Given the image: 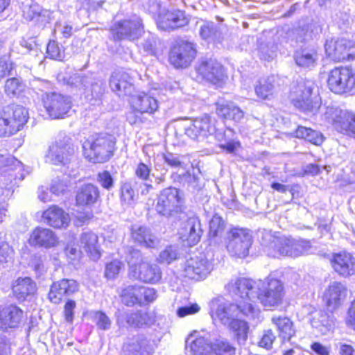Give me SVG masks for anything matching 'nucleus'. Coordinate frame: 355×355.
Instances as JSON below:
<instances>
[{
  "label": "nucleus",
  "instance_id": "f257e3e1",
  "mask_svg": "<svg viewBox=\"0 0 355 355\" xmlns=\"http://www.w3.org/2000/svg\"><path fill=\"white\" fill-rule=\"evenodd\" d=\"M115 139L112 135H99L86 139L83 143L84 157L93 163L107 162L115 150Z\"/></svg>",
  "mask_w": 355,
  "mask_h": 355
},
{
  "label": "nucleus",
  "instance_id": "f03ea898",
  "mask_svg": "<svg viewBox=\"0 0 355 355\" xmlns=\"http://www.w3.org/2000/svg\"><path fill=\"white\" fill-rule=\"evenodd\" d=\"M209 307L211 318L214 320H219L224 325H227L240 315L253 318L258 313L252 304H248V308H246L245 302L234 304L226 302L220 297L212 300L209 303Z\"/></svg>",
  "mask_w": 355,
  "mask_h": 355
},
{
  "label": "nucleus",
  "instance_id": "7ed1b4c3",
  "mask_svg": "<svg viewBox=\"0 0 355 355\" xmlns=\"http://www.w3.org/2000/svg\"><path fill=\"white\" fill-rule=\"evenodd\" d=\"M126 260L129 265L130 275L135 279L149 284H155L160 280V268L155 264L144 261L139 250H130Z\"/></svg>",
  "mask_w": 355,
  "mask_h": 355
},
{
  "label": "nucleus",
  "instance_id": "20e7f679",
  "mask_svg": "<svg viewBox=\"0 0 355 355\" xmlns=\"http://www.w3.org/2000/svg\"><path fill=\"white\" fill-rule=\"evenodd\" d=\"M310 249L309 241L280 237L274 239L267 247L266 251L268 255L272 257H297L308 253Z\"/></svg>",
  "mask_w": 355,
  "mask_h": 355
},
{
  "label": "nucleus",
  "instance_id": "39448f33",
  "mask_svg": "<svg viewBox=\"0 0 355 355\" xmlns=\"http://www.w3.org/2000/svg\"><path fill=\"white\" fill-rule=\"evenodd\" d=\"M28 119V110L20 105L7 107L0 112V137L10 136L19 131Z\"/></svg>",
  "mask_w": 355,
  "mask_h": 355
},
{
  "label": "nucleus",
  "instance_id": "423d86ee",
  "mask_svg": "<svg viewBox=\"0 0 355 355\" xmlns=\"http://www.w3.org/2000/svg\"><path fill=\"white\" fill-rule=\"evenodd\" d=\"M313 83L311 80H300L293 85L291 91V100L293 105L305 112L315 113L320 107V103L312 98Z\"/></svg>",
  "mask_w": 355,
  "mask_h": 355
},
{
  "label": "nucleus",
  "instance_id": "0eeeda50",
  "mask_svg": "<svg viewBox=\"0 0 355 355\" xmlns=\"http://www.w3.org/2000/svg\"><path fill=\"white\" fill-rule=\"evenodd\" d=\"M284 296V285L275 278H268L257 285L256 299L266 308L276 307L282 303Z\"/></svg>",
  "mask_w": 355,
  "mask_h": 355
},
{
  "label": "nucleus",
  "instance_id": "6e6552de",
  "mask_svg": "<svg viewBox=\"0 0 355 355\" xmlns=\"http://www.w3.org/2000/svg\"><path fill=\"white\" fill-rule=\"evenodd\" d=\"M252 243V236L248 230L233 228L228 232L226 248L231 256L238 258L247 257Z\"/></svg>",
  "mask_w": 355,
  "mask_h": 355
},
{
  "label": "nucleus",
  "instance_id": "1a4fd4ad",
  "mask_svg": "<svg viewBox=\"0 0 355 355\" xmlns=\"http://www.w3.org/2000/svg\"><path fill=\"white\" fill-rule=\"evenodd\" d=\"M183 204L182 193L176 188L170 187L160 193L156 210L159 214L168 217L181 211Z\"/></svg>",
  "mask_w": 355,
  "mask_h": 355
},
{
  "label": "nucleus",
  "instance_id": "9d476101",
  "mask_svg": "<svg viewBox=\"0 0 355 355\" xmlns=\"http://www.w3.org/2000/svg\"><path fill=\"white\" fill-rule=\"evenodd\" d=\"M74 148L67 136H60L52 144L46 155V162L55 165H65L74 155Z\"/></svg>",
  "mask_w": 355,
  "mask_h": 355
},
{
  "label": "nucleus",
  "instance_id": "9b49d317",
  "mask_svg": "<svg viewBox=\"0 0 355 355\" xmlns=\"http://www.w3.org/2000/svg\"><path fill=\"white\" fill-rule=\"evenodd\" d=\"M212 270V265L203 254L187 259L182 265L180 272L182 276L194 280L207 277Z\"/></svg>",
  "mask_w": 355,
  "mask_h": 355
},
{
  "label": "nucleus",
  "instance_id": "f8f14e48",
  "mask_svg": "<svg viewBox=\"0 0 355 355\" xmlns=\"http://www.w3.org/2000/svg\"><path fill=\"white\" fill-rule=\"evenodd\" d=\"M44 107L52 119H62L69 115L72 101L69 96L60 93H48L43 97Z\"/></svg>",
  "mask_w": 355,
  "mask_h": 355
},
{
  "label": "nucleus",
  "instance_id": "ddd939ff",
  "mask_svg": "<svg viewBox=\"0 0 355 355\" xmlns=\"http://www.w3.org/2000/svg\"><path fill=\"white\" fill-rule=\"evenodd\" d=\"M327 55L335 62L351 60L355 58V42L345 38H333L327 40Z\"/></svg>",
  "mask_w": 355,
  "mask_h": 355
},
{
  "label": "nucleus",
  "instance_id": "4468645a",
  "mask_svg": "<svg viewBox=\"0 0 355 355\" xmlns=\"http://www.w3.org/2000/svg\"><path fill=\"white\" fill-rule=\"evenodd\" d=\"M327 84L329 89L336 94L346 93L354 87V75L349 68L335 67L329 73Z\"/></svg>",
  "mask_w": 355,
  "mask_h": 355
},
{
  "label": "nucleus",
  "instance_id": "2eb2a0df",
  "mask_svg": "<svg viewBox=\"0 0 355 355\" xmlns=\"http://www.w3.org/2000/svg\"><path fill=\"white\" fill-rule=\"evenodd\" d=\"M195 73L198 81L205 80L214 85H220L225 79L223 66L212 59L202 60L196 67Z\"/></svg>",
  "mask_w": 355,
  "mask_h": 355
},
{
  "label": "nucleus",
  "instance_id": "dca6fc26",
  "mask_svg": "<svg viewBox=\"0 0 355 355\" xmlns=\"http://www.w3.org/2000/svg\"><path fill=\"white\" fill-rule=\"evenodd\" d=\"M196 54V51L193 44L180 41L171 49L169 61L175 68H184L191 64Z\"/></svg>",
  "mask_w": 355,
  "mask_h": 355
},
{
  "label": "nucleus",
  "instance_id": "f3484780",
  "mask_svg": "<svg viewBox=\"0 0 355 355\" xmlns=\"http://www.w3.org/2000/svg\"><path fill=\"white\" fill-rule=\"evenodd\" d=\"M257 285L252 280L241 278L230 282L227 289L233 295L241 297L242 300L239 302H245L246 308H248V304H252L256 299Z\"/></svg>",
  "mask_w": 355,
  "mask_h": 355
},
{
  "label": "nucleus",
  "instance_id": "a211bd4d",
  "mask_svg": "<svg viewBox=\"0 0 355 355\" xmlns=\"http://www.w3.org/2000/svg\"><path fill=\"white\" fill-rule=\"evenodd\" d=\"M157 25L163 31H171L188 24L189 19L180 10H164L156 18Z\"/></svg>",
  "mask_w": 355,
  "mask_h": 355
},
{
  "label": "nucleus",
  "instance_id": "6ab92c4d",
  "mask_svg": "<svg viewBox=\"0 0 355 355\" xmlns=\"http://www.w3.org/2000/svg\"><path fill=\"white\" fill-rule=\"evenodd\" d=\"M202 233L200 220L196 216H191L185 220L178 232L180 239L190 246L200 241Z\"/></svg>",
  "mask_w": 355,
  "mask_h": 355
},
{
  "label": "nucleus",
  "instance_id": "aec40b11",
  "mask_svg": "<svg viewBox=\"0 0 355 355\" xmlns=\"http://www.w3.org/2000/svg\"><path fill=\"white\" fill-rule=\"evenodd\" d=\"M143 25L139 17H135L131 20H125L119 22L112 28L114 37L119 40L138 38L142 31Z\"/></svg>",
  "mask_w": 355,
  "mask_h": 355
},
{
  "label": "nucleus",
  "instance_id": "412c9836",
  "mask_svg": "<svg viewBox=\"0 0 355 355\" xmlns=\"http://www.w3.org/2000/svg\"><path fill=\"white\" fill-rule=\"evenodd\" d=\"M215 132L213 120L208 115L194 119L185 128L186 135L193 139L200 137H207Z\"/></svg>",
  "mask_w": 355,
  "mask_h": 355
},
{
  "label": "nucleus",
  "instance_id": "4be33fe9",
  "mask_svg": "<svg viewBox=\"0 0 355 355\" xmlns=\"http://www.w3.org/2000/svg\"><path fill=\"white\" fill-rule=\"evenodd\" d=\"M331 119L336 130L355 139V114L335 110L332 112Z\"/></svg>",
  "mask_w": 355,
  "mask_h": 355
},
{
  "label": "nucleus",
  "instance_id": "5701e85b",
  "mask_svg": "<svg viewBox=\"0 0 355 355\" xmlns=\"http://www.w3.org/2000/svg\"><path fill=\"white\" fill-rule=\"evenodd\" d=\"M346 286L340 282H333L325 290L323 298L328 309L334 311L344 302L347 295Z\"/></svg>",
  "mask_w": 355,
  "mask_h": 355
},
{
  "label": "nucleus",
  "instance_id": "b1692460",
  "mask_svg": "<svg viewBox=\"0 0 355 355\" xmlns=\"http://www.w3.org/2000/svg\"><path fill=\"white\" fill-rule=\"evenodd\" d=\"M23 318V311L16 305L0 307V329L7 331L19 327Z\"/></svg>",
  "mask_w": 355,
  "mask_h": 355
},
{
  "label": "nucleus",
  "instance_id": "393cba45",
  "mask_svg": "<svg viewBox=\"0 0 355 355\" xmlns=\"http://www.w3.org/2000/svg\"><path fill=\"white\" fill-rule=\"evenodd\" d=\"M78 290V284L76 281L63 279L52 284L49 297L51 302L58 304L61 302L64 296L70 295Z\"/></svg>",
  "mask_w": 355,
  "mask_h": 355
},
{
  "label": "nucleus",
  "instance_id": "a878e982",
  "mask_svg": "<svg viewBox=\"0 0 355 355\" xmlns=\"http://www.w3.org/2000/svg\"><path fill=\"white\" fill-rule=\"evenodd\" d=\"M44 223L54 228H67L70 222L67 213L57 205L49 207L42 214Z\"/></svg>",
  "mask_w": 355,
  "mask_h": 355
},
{
  "label": "nucleus",
  "instance_id": "bb28decb",
  "mask_svg": "<svg viewBox=\"0 0 355 355\" xmlns=\"http://www.w3.org/2000/svg\"><path fill=\"white\" fill-rule=\"evenodd\" d=\"M131 109L148 114H154L159 109V102L153 96L146 93H139L131 98Z\"/></svg>",
  "mask_w": 355,
  "mask_h": 355
},
{
  "label": "nucleus",
  "instance_id": "cd10ccee",
  "mask_svg": "<svg viewBox=\"0 0 355 355\" xmlns=\"http://www.w3.org/2000/svg\"><path fill=\"white\" fill-rule=\"evenodd\" d=\"M331 263L334 270L344 277L355 274V259L349 253L340 252L334 254Z\"/></svg>",
  "mask_w": 355,
  "mask_h": 355
},
{
  "label": "nucleus",
  "instance_id": "c85d7f7f",
  "mask_svg": "<svg viewBox=\"0 0 355 355\" xmlns=\"http://www.w3.org/2000/svg\"><path fill=\"white\" fill-rule=\"evenodd\" d=\"M29 242L34 245L50 248L56 246L59 241L56 234L51 230L37 227L31 233Z\"/></svg>",
  "mask_w": 355,
  "mask_h": 355
},
{
  "label": "nucleus",
  "instance_id": "c756f323",
  "mask_svg": "<svg viewBox=\"0 0 355 355\" xmlns=\"http://www.w3.org/2000/svg\"><path fill=\"white\" fill-rule=\"evenodd\" d=\"M197 332L190 334L186 340V347L193 355H212V346L207 338L197 336Z\"/></svg>",
  "mask_w": 355,
  "mask_h": 355
},
{
  "label": "nucleus",
  "instance_id": "7c9ffc66",
  "mask_svg": "<svg viewBox=\"0 0 355 355\" xmlns=\"http://www.w3.org/2000/svg\"><path fill=\"white\" fill-rule=\"evenodd\" d=\"M110 86L119 96L130 94L133 89L131 77L123 71L113 72L110 80Z\"/></svg>",
  "mask_w": 355,
  "mask_h": 355
},
{
  "label": "nucleus",
  "instance_id": "2f4dec72",
  "mask_svg": "<svg viewBox=\"0 0 355 355\" xmlns=\"http://www.w3.org/2000/svg\"><path fill=\"white\" fill-rule=\"evenodd\" d=\"M98 198V187L92 184H87L77 191L76 200L78 206H89L96 202Z\"/></svg>",
  "mask_w": 355,
  "mask_h": 355
},
{
  "label": "nucleus",
  "instance_id": "473e14b6",
  "mask_svg": "<svg viewBox=\"0 0 355 355\" xmlns=\"http://www.w3.org/2000/svg\"><path fill=\"white\" fill-rule=\"evenodd\" d=\"M131 236L135 242L145 248H154L157 243L150 230L143 226L134 225L131 229Z\"/></svg>",
  "mask_w": 355,
  "mask_h": 355
},
{
  "label": "nucleus",
  "instance_id": "72a5a7b5",
  "mask_svg": "<svg viewBox=\"0 0 355 355\" xmlns=\"http://www.w3.org/2000/svg\"><path fill=\"white\" fill-rule=\"evenodd\" d=\"M81 247L88 254L91 259L97 260L101 257L98 236L92 232H84L80 238Z\"/></svg>",
  "mask_w": 355,
  "mask_h": 355
},
{
  "label": "nucleus",
  "instance_id": "f704fd0d",
  "mask_svg": "<svg viewBox=\"0 0 355 355\" xmlns=\"http://www.w3.org/2000/svg\"><path fill=\"white\" fill-rule=\"evenodd\" d=\"M12 289L18 300H24L35 292L36 285L29 277H19L13 282Z\"/></svg>",
  "mask_w": 355,
  "mask_h": 355
},
{
  "label": "nucleus",
  "instance_id": "c9c22d12",
  "mask_svg": "<svg viewBox=\"0 0 355 355\" xmlns=\"http://www.w3.org/2000/svg\"><path fill=\"white\" fill-rule=\"evenodd\" d=\"M123 352L125 355H149L153 352V347L148 340L141 338L125 344Z\"/></svg>",
  "mask_w": 355,
  "mask_h": 355
},
{
  "label": "nucleus",
  "instance_id": "e433bc0d",
  "mask_svg": "<svg viewBox=\"0 0 355 355\" xmlns=\"http://www.w3.org/2000/svg\"><path fill=\"white\" fill-rule=\"evenodd\" d=\"M294 59L297 66L302 68H311L316 65L319 57L316 50L303 49L295 53Z\"/></svg>",
  "mask_w": 355,
  "mask_h": 355
},
{
  "label": "nucleus",
  "instance_id": "4c0bfd02",
  "mask_svg": "<svg viewBox=\"0 0 355 355\" xmlns=\"http://www.w3.org/2000/svg\"><path fill=\"white\" fill-rule=\"evenodd\" d=\"M311 324L313 328L317 329L322 335H326L331 331L334 322L327 313L316 311L313 313Z\"/></svg>",
  "mask_w": 355,
  "mask_h": 355
},
{
  "label": "nucleus",
  "instance_id": "58836bf2",
  "mask_svg": "<svg viewBox=\"0 0 355 355\" xmlns=\"http://www.w3.org/2000/svg\"><path fill=\"white\" fill-rule=\"evenodd\" d=\"M216 112L219 116L224 119L236 122L240 121L244 116L243 110L231 102L218 105Z\"/></svg>",
  "mask_w": 355,
  "mask_h": 355
},
{
  "label": "nucleus",
  "instance_id": "ea45409f",
  "mask_svg": "<svg viewBox=\"0 0 355 355\" xmlns=\"http://www.w3.org/2000/svg\"><path fill=\"white\" fill-rule=\"evenodd\" d=\"M272 322L276 326L279 336L284 340H289L295 334L293 322L287 317H273Z\"/></svg>",
  "mask_w": 355,
  "mask_h": 355
},
{
  "label": "nucleus",
  "instance_id": "a19ab883",
  "mask_svg": "<svg viewBox=\"0 0 355 355\" xmlns=\"http://www.w3.org/2000/svg\"><path fill=\"white\" fill-rule=\"evenodd\" d=\"M227 326L233 331L234 337L239 344H244L248 338L249 327L241 315L235 318Z\"/></svg>",
  "mask_w": 355,
  "mask_h": 355
},
{
  "label": "nucleus",
  "instance_id": "79ce46f5",
  "mask_svg": "<svg viewBox=\"0 0 355 355\" xmlns=\"http://www.w3.org/2000/svg\"><path fill=\"white\" fill-rule=\"evenodd\" d=\"M134 291L136 292L134 293L135 295L130 300L132 303H140L143 297L148 302H153L156 298L155 289L140 286H128L125 293L129 294Z\"/></svg>",
  "mask_w": 355,
  "mask_h": 355
},
{
  "label": "nucleus",
  "instance_id": "37998d69",
  "mask_svg": "<svg viewBox=\"0 0 355 355\" xmlns=\"http://www.w3.org/2000/svg\"><path fill=\"white\" fill-rule=\"evenodd\" d=\"M275 80V76L261 78L254 87L257 96L261 99L269 98L273 94Z\"/></svg>",
  "mask_w": 355,
  "mask_h": 355
},
{
  "label": "nucleus",
  "instance_id": "c03bdc74",
  "mask_svg": "<svg viewBox=\"0 0 355 355\" xmlns=\"http://www.w3.org/2000/svg\"><path fill=\"white\" fill-rule=\"evenodd\" d=\"M69 84L73 85L80 89H86L89 85H91L92 93L98 94L101 91V84L92 83V78L90 77L85 76L81 74L76 73L71 76L69 80Z\"/></svg>",
  "mask_w": 355,
  "mask_h": 355
},
{
  "label": "nucleus",
  "instance_id": "a18cd8bd",
  "mask_svg": "<svg viewBox=\"0 0 355 355\" xmlns=\"http://www.w3.org/2000/svg\"><path fill=\"white\" fill-rule=\"evenodd\" d=\"M213 354L216 355H235L236 348L226 340L217 339L213 343Z\"/></svg>",
  "mask_w": 355,
  "mask_h": 355
},
{
  "label": "nucleus",
  "instance_id": "49530a36",
  "mask_svg": "<svg viewBox=\"0 0 355 355\" xmlns=\"http://www.w3.org/2000/svg\"><path fill=\"white\" fill-rule=\"evenodd\" d=\"M179 253L178 248L175 246H167L159 254L157 261L159 263L170 264L172 261L178 258Z\"/></svg>",
  "mask_w": 355,
  "mask_h": 355
},
{
  "label": "nucleus",
  "instance_id": "de8ad7c7",
  "mask_svg": "<svg viewBox=\"0 0 355 355\" xmlns=\"http://www.w3.org/2000/svg\"><path fill=\"white\" fill-rule=\"evenodd\" d=\"M121 201L122 203L131 205L136 200V195L130 183L123 182L121 186Z\"/></svg>",
  "mask_w": 355,
  "mask_h": 355
},
{
  "label": "nucleus",
  "instance_id": "09e8293b",
  "mask_svg": "<svg viewBox=\"0 0 355 355\" xmlns=\"http://www.w3.org/2000/svg\"><path fill=\"white\" fill-rule=\"evenodd\" d=\"M150 322L151 319L146 313H135L127 318V322L134 327H141L144 324H149Z\"/></svg>",
  "mask_w": 355,
  "mask_h": 355
},
{
  "label": "nucleus",
  "instance_id": "8fccbe9b",
  "mask_svg": "<svg viewBox=\"0 0 355 355\" xmlns=\"http://www.w3.org/2000/svg\"><path fill=\"white\" fill-rule=\"evenodd\" d=\"M124 264L119 260L115 259L106 264L105 277L110 279L117 277L121 270L123 269Z\"/></svg>",
  "mask_w": 355,
  "mask_h": 355
},
{
  "label": "nucleus",
  "instance_id": "3c124183",
  "mask_svg": "<svg viewBox=\"0 0 355 355\" xmlns=\"http://www.w3.org/2000/svg\"><path fill=\"white\" fill-rule=\"evenodd\" d=\"M224 229L225 223L222 218L218 215L214 216L209 222V236L216 237L221 235Z\"/></svg>",
  "mask_w": 355,
  "mask_h": 355
},
{
  "label": "nucleus",
  "instance_id": "603ef678",
  "mask_svg": "<svg viewBox=\"0 0 355 355\" xmlns=\"http://www.w3.org/2000/svg\"><path fill=\"white\" fill-rule=\"evenodd\" d=\"M24 89V86L19 79L12 78L8 79L5 84V92L9 96L19 94Z\"/></svg>",
  "mask_w": 355,
  "mask_h": 355
},
{
  "label": "nucleus",
  "instance_id": "864d4df0",
  "mask_svg": "<svg viewBox=\"0 0 355 355\" xmlns=\"http://www.w3.org/2000/svg\"><path fill=\"white\" fill-rule=\"evenodd\" d=\"M64 253L72 264L77 263L82 256V252L77 248L75 243H68L64 249Z\"/></svg>",
  "mask_w": 355,
  "mask_h": 355
},
{
  "label": "nucleus",
  "instance_id": "5fc2aeb1",
  "mask_svg": "<svg viewBox=\"0 0 355 355\" xmlns=\"http://www.w3.org/2000/svg\"><path fill=\"white\" fill-rule=\"evenodd\" d=\"M13 250L0 234V263L8 262L11 259Z\"/></svg>",
  "mask_w": 355,
  "mask_h": 355
},
{
  "label": "nucleus",
  "instance_id": "6e6d98bb",
  "mask_svg": "<svg viewBox=\"0 0 355 355\" xmlns=\"http://www.w3.org/2000/svg\"><path fill=\"white\" fill-rule=\"evenodd\" d=\"M46 53L53 60H62L64 58V51L55 41H50L47 45Z\"/></svg>",
  "mask_w": 355,
  "mask_h": 355
},
{
  "label": "nucleus",
  "instance_id": "4d7b16f0",
  "mask_svg": "<svg viewBox=\"0 0 355 355\" xmlns=\"http://www.w3.org/2000/svg\"><path fill=\"white\" fill-rule=\"evenodd\" d=\"M144 112L132 109L126 114V119L130 125H139L144 123L146 118L144 116Z\"/></svg>",
  "mask_w": 355,
  "mask_h": 355
},
{
  "label": "nucleus",
  "instance_id": "13d9d810",
  "mask_svg": "<svg viewBox=\"0 0 355 355\" xmlns=\"http://www.w3.org/2000/svg\"><path fill=\"white\" fill-rule=\"evenodd\" d=\"M98 182L103 188L107 190L110 189L114 186V180L111 174L107 171L98 173Z\"/></svg>",
  "mask_w": 355,
  "mask_h": 355
},
{
  "label": "nucleus",
  "instance_id": "bf43d9fd",
  "mask_svg": "<svg viewBox=\"0 0 355 355\" xmlns=\"http://www.w3.org/2000/svg\"><path fill=\"white\" fill-rule=\"evenodd\" d=\"M94 318L96 321V325L99 329L103 330H107L110 329L111 321L104 313L101 311L96 312Z\"/></svg>",
  "mask_w": 355,
  "mask_h": 355
},
{
  "label": "nucleus",
  "instance_id": "052dcab7",
  "mask_svg": "<svg viewBox=\"0 0 355 355\" xmlns=\"http://www.w3.org/2000/svg\"><path fill=\"white\" fill-rule=\"evenodd\" d=\"M215 33L216 28L212 22H206L200 26V35L203 40L211 39Z\"/></svg>",
  "mask_w": 355,
  "mask_h": 355
},
{
  "label": "nucleus",
  "instance_id": "680f3d73",
  "mask_svg": "<svg viewBox=\"0 0 355 355\" xmlns=\"http://www.w3.org/2000/svg\"><path fill=\"white\" fill-rule=\"evenodd\" d=\"M275 339L272 330H267L264 332L262 338H261L259 345L260 347L266 348L267 349H271L272 343Z\"/></svg>",
  "mask_w": 355,
  "mask_h": 355
},
{
  "label": "nucleus",
  "instance_id": "e2e57ef3",
  "mask_svg": "<svg viewBox=\"0 0 355 355\" xmlns=\"http://www.w3.org/2000/svg\"><path fill=\"white\" fill-rule=\"evenodd\" d=\"M41 8L37 4H33L24 10V17L28 20H33L40 15Z\"/></svg>",
  "mask_w": 355,
  "mask_h": 355
},
{
  "label": "nucleus",
  "instance_id": "0e129e2a",
  "mask_svg": "<svg viewBox=\"0 0 355 355\" xmlns=\"http://www.w3.org/2000/svg\"><path fill=\"white\" fill-rule=\"evenodd\" d=\"M164 161L169 166L173 168L181 167L184 169L186 168V165L182 162L179 156L174 155L171 153H168L164 156Z\"/></svg>",
  "mask_w": 355,
  "mask_h": 355
},
{
  "label": "nucleus",
  "instance_id": "69168bd1",
  "mask_svg": "<svg viewBox=\"0 0 355 355\" xmlns=\"http://www.w3.org/2000/svg\"><path fill=\"white\" fill-rule=\"evenodd\" d=\"M200 307L198 304H192L189 306H182L178 309L177 313L179 317H185L198 313Z\"/></svg>",
  "mask_w": 355,
  "mask_h": 355
},
{
  "label": "nucleus",
  "instance_id": "338daca9",
  "mask_svg": "<svg viewBox=\"0 0 355 355\" xmlns=\"http://www.w3.org/2000/svg\"><path fill=\"white\" fill-rule=\"evenodd\" d=\"M150 171L151 169L148 166L141 162L136 168L135 174L139 178L143 180H147L150 176Z\"/></svg>",
  "mask_w": 355,
  "mask_h": 355
},
{
  "label": "nucleus",
  "instance_id": "774afa93",
  "mask_svg": "<svg viewBox=\"0 0 355 355\" xmlns=\"http://www.w3.org/2000/svg\"><path fill=\"white\" fill-rule=\"evenodd\" d=\"M12 63L6 57H0V78L9 74L12 68Z\"/></svg>",
  "mask_w": 355,
  "mask_h": 355
}]
</instances>
